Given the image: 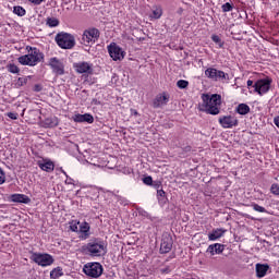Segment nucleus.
<instances>
[{"label":"nucleus","instance_id":"c9c22d12","mask_svg":"<svg viewBox=\"0 0 279 279\" xmlns=\"http://www.w3.org/2000/svg\"><path fill=\"white\" fill-rule=\"evenodd\" d=\"M166 197V193L163 192V190H157V198L159 202H163Z\"/></svg>","mask_w":279,"mask_h":279},{"label":"nucleus","instance_id":"c85d7f7f","mask_svg":"<svg viewBox=\"0 0 279 279\" xmlns=\"http://www.w3.org/2000/svg\"><path fill=\"white\" fill-rule=\"evenodd\" d=\"M252 208L253 210H255L256 213H267V209H265V207L256 204V203H253L252 204Z\"/></svg>","mask_w":279,"mask_h":279},{"label":"nucleus","instance_id":"f3484780","mask_svg":"<svg viewBox=\"0 0 279 279\" xmlns=\"http://www.w3.org/2000/svg\"><path fill=\"white\" fill-rule=\"evenodd\" d=\"M11 202H14L16 204H29L32 202V198L25 194H13L11 195Z\"/></svg>","mask_w":279,"mask_h":279},{"label":"nucleus","instance_id":"7c9ffc66","mask_svg":"<svg viewBox=\"0 0 279 279\" xmlns=\"http://www.w3.org/2000/svg\"><path fill=\"white\" fill-rule=\"evenodd\" d=\"M46 125H48V128H56V125H58V119H46L45 121Z\"/></svg>","mask_w":279,"mask_h":279},{"label":"nucleus","instance_id":"dca6fc26","mask_svg":"<svg viewBox=\"0 0 279 279\" xmlns=\"http://www.w3.org/2000/svg\"><path fill=\"white\" fill-rule=\"evenodd\" d=\"M75 123H94L95 118L90 113H84V114H75L74 116Z\"/></svg>","mask_w":279,"mask_h":279},{"label":"nucleus","instance_id":"a878e982","mask_svg":"<svg viewBox=\"0 0 279 279\" xmlns=\"http://www.w3.org/2000/svg\"><path fill=\"white\" fill-rule=\"evenodd\" d=\"M9 73H13V74H16V73H21V69H19L16 66V64L14 63H10L8 66H7Z\"/></svg>","mask_w":279,"mask_h":279},{"label":"nucleus","instance_id":"6ab92c4d","mask_svg":"<svg viewBox=\"0 0 279 279\" xmlns=\"http://www.w3.org/2000/svg\"><path fill=\"white\" fill-rule=\"evenodd\" d=\"M226 250L223 244L215 243L208 246L207 252L215 256V254H221Z\"/></svg>","mask_w":279,"mask_h":279},{"label":"nucleus","instance_id":"9b49d317","mask_svg":"<svg viewBox=\"0 0 279 279\" xmlns=\"http://www.w3.org/2000/svg\"><path fill=\"white\" fill-rule=\"evenodd\" d=\"M73 69L76 71V73L83 74V73H93V63L86 62V61H80L73 64Z\"/></svg>","mask_w":279,"mask_h":279},{"label":"nucleus","instance_id":"72a5a7b5","mask_svg":"<svg viewBox=\"0 0 279 279\" xmlns=\"http://www.w3.org/2000/svg\"><path fill=\"white\" fill-rule=\"evenodd\" d=\"M162 16V9L158 8L153 11V19H160Z\"/></svg>","mask_w":279,"mask_h":279},{"label":"nucleus","instance_id":"1a4fd4ad","mask_svg":"<svg viewBox=\"0 0 279 279\" xmlns=\"http://www.w3.org/2000/svg\"><path fill=\"white\" fill-rule=\"evenodd\" d=\"M253 93H257V95H267L269 93V89L271 88V78H260L257 80L253 85Z\"/></svg>","mask_w":279,"mask_h":279},{"label":"nucleus","instance_id":"c03bdc74","mask_svg":"<svg viewBox=\"0 0 279 279\" xmlns=\"http://www.w3.org/2000/svg\"><path fill=\"white\" fill-rule=\"evenodd\" d=\"M132 112H133V114H135V117L138 116V111L132 110Z\"/></svg>","mask_w":279,"mask_h":279},{"label":"nucleus","instance_id":"393cba45","mask_svg":"<svg viewBox=\"0 0 279 279\" xmlns=\"http://www.w3.org/2000/svg\"><path fill=\"white\" fill-rule=\"evenodd\" d=\"M46 25H48V27H58V25H60V20L56 17H47Z\"/></svg>","mask_w":279,"mask_h":279},{"label":"nucleus","instance_id":"39448f33","mask_svg":"<svg viewBox=\"0 0 279 279\" xmlns=\"http://www.w3.org/2000/svg\"><path fill=\"white\" fill-rule=\"evenodd\" d=\"M100 33L96 27H89L83 32L82 35V45L85 47H90L99 40Z\"/></svg>","mask_w":279,"mask_h":279},{"label":"nucleus","instance_id":"473e14b6","mask_svg":"<svg viewBox=\"0 0 279 279\" xmlns=\"http://www.w3.org/2000/svg\"><path fill=\"white\" fill-rule=\"evenodd\" d=\"M177 86L181 89L189 88V81L180 80L177 82Z\"/></svg>","mask_w":279,"mask_h":279},{"label":"nucleus","instance_id":"aec40b11","mask_svg":"<svg viewBox=\"0 0 279 279\" xmlns=\"http://www.w3.org/2000/svg\"><path fill=\"white\" fill-rule=\"evenodd\" d=\"M81 239L86 240L90 236V225L88 222H83L80 226Z\"/></svg>","mask_w":279,"mask_h":279},{"label":"nucleus","instance_id":"20e7f679","mask_svg":"<svg viewBox=\"0 0 279 279\" xmlns=\"http://www.w3.org/2000/svg\"><path fill=\"white\" fill-rule=\"evenodd\" d=\"M61 49H73L75 47V37L69 33H59L54 38Z\"/></svg>","mask_w":279,"mask_h":279},{"label":"nucleus","instance_id":"e433bc0d","mask_svg":"<svg viewBox=\"0 0 279 279\" xmlns=\"http://www.w3.org/2000/svg\"><path fill=\"white\" fill-rule=\"evenodd\" d=\"M270 192L272 193V195H278L279 196V185L278 184H272L270 187Z\"/></svg>","mask_w":279,"mask_h":279},{"label":"nucleus","instance_id":"ea45409f","mask_svg":"<svg viewBox=\"0 0 279 279\" xmlns=\"http://www.w3.org/2000/svg\"><path fill=\"white\" fill-rule=\"evenodd\" d=\"M7 117H9V119H12L13 121H16V119H19V113L9 112L7 113Z\"/></svg>","mask_w":279,"mask_h":279},{"label":"nucleus","instance_id":"f03ea898","mask_svg":"<svg viewBox=\"0 0 279 279\" xmlns=\"http://www.w3.org/2000/svg\"><path fill=\"white\" fill-rule=\"evenodd\" d=\"M83 254L92 256L93 258L106 256L108 250L106 243L99 239L89 240V242L82 246Z\"/></svg>","mask_w":279,"mask_h":279},{"label":"nucleus","instance_id":"7ed1b4c3","mask_svg":"<svg viewBox=\"0 0 279 279\" xmlns=\"http://www.w3.org/2000/svg\"><path fill=\"white\" fill-rule=\"evenodd\" d=\"M45 60V54L38 48H32L27 54L21 56L17 62L23 66H36L39 62Z\"/></svg>","mask_w":279,"mask_h":279},{"label":"nucleus","instance_id":"bb28decb","mask_svg":"<svg viewBox=\"0 0 279 279\" xmlns=\"http://www.w3.org/2000/svg\"><path fill=\"white\" fill-rule=\"evenodd\" d=\"M13 12L17 16H25L26 14V11L23 9V7H14Z\"/></svg>","mask_w":279,"mask_h":279},{"label":"nucleus","instance_id":"6e6552de","mask_svg":"<svg viewBox=\"0 0 279 279\" xmlns=\"http://www.w3.org/2000/svg\"><path fill=\"white\" fill-rule=\"evenodd\" d=\"M205 76H207L208 80H213L214 82H228V80H230V75L228 73L215 68H208L205 70Z\"/></svg>","mask_w":279,"mask_h":279},{"label":"nucleus","instance_id":"a211bd4d","mask_svg":"<svg viewBox=\"0 0 279 279\" xmlns=\"http://www.w3.org/2000/svg\"><path fill=\"white\" fill-rule=\"evenodd\" d=\"M255 269L257 278H265V276H267V271H269V265L256 264Z\"/></svg>","mask_w":279,"mask_h":279},{"label":"nucleus","instance_id":"423d86ee","mask_svg":"<svg viewBox=\"0 0 279 279\" xmlns=\"http://www.w3.org/2000/svg\"><path fill=\"white\" fill-rule=\"evenodd\" d=\"M83 274L88 278H99L104 274V266L97 262L87 263L83 267Z\"/></svg>","mask_w":279,"mask_h":279},{"label":"nucleus","instance_id":"ddd939ff","mask_svg":"<svg viewBox=\"0 0 279 279\" xmlns=\"http://www.w3.org/2000/svg\"><path fill=\"white\" fill-rule=\"evenodd\" d=\"M49 66L57 75H64V63H62V61H60L58 58H51L49 61Z\"/></svg>","mask_w":279,"mask_h":279},{"label":"nucleus","instance_id":"de8ad7c7","mask_svg":"<svg viewBox=\"0 0 279 279\" xmlns=\"http://www.w3.org/2000/svg\"><path fill=\"white\" fill-rule=\"evenodd\" d=\"M68 184H71V181H68Z\"/></svg>","mask_w":279,"mask_h":279},{"label":"nucleus","instance_id":"5701e85b","mask_svg":"<svg viewBox=\"0 0 279 279\" xmlns=\"http://www.w3.org/2000/svg\"><path fill=\"white\" fill-rule=\"evenodd\" d=\"M236 112L242 116L247 114L250 112V106L246 104H240L236 108Z\"/></svg>","mask_w":279,"mask_h":279},{"label":"nucleus","instance_id":"79ce46f5","mask_svg":"<svg viewBox=\"0 0 279 279\" xmlns=\"http://www.w3.org/2000/svg\"><path fill=\"white\" fill-rule=\"evenodd\" d=\"M34 90H35V93H40V90H43V86H40V85H35V86H34Z\"/></svg>","mask_w":279,"mask_h":279},{"label":"nucleus","instance_id":"b1692460","mask_svg":"<svg viewBox=\"0 0 279 279\" xmlns=\"http://www.w3.org/2000/svg\"><path fill=\"white\" fill-rule=\"evenodd\" d=\"M61 276H64V272H62V268H60V267H57L50 271L51 279H58Z\"/></svg>","mask_w":279,"mask_h":279},{"label":"nucleus","instance_id":"58836bf2","mask_svg":"<svg viewBox=\"0 0 279 279\" xmlns=\"http://www.w3.org/2000/svg\"><path fill=\"white\" fill-rule=\"evenodd\" d=\"M5 183V172L0 168V185Z\"/></svg>","mask_w":279,"mask_h":279},{"label":"nucleus","instance_id":"f8f14e48","mask_svg":"<svg viewBox=\"0 0 279 279\" xmlns=\"http://www.w3.org/2000/svg\"><path fill=\"white\" fill-rule=\"evenodd\" d=\"M221 128L230 129L239 125V120L234 116H225L219 118Z\"/></svg>","mask_w":279,"mask_h":279},{"label":"nucleus","instance_id":"37998d69","mask_svg":"<svg viewBox=\"0 0 279 279\" xmlns=\"http://www.w3.org/2000/svg\"><path fill=\"white\" fill-rule=\"evenodd\" d=\"M274 123L279 128V116L274 119Z\"/></svg>","mask_w":279,"mask_h":279},{"label":"nucleus","instance_id":"49530a36","mask_svg":"<svg viewBox=\"0 0 279 279\" xmlns=\"http://www.w3.org/2000/svg\"><path fill=\"white\" fill-rule=\"evenodd\" d=\"M157 189L160 186L159 184L155 185Z\"/></svg>","mask_w":279,"mask_h":279},{"label":"nucleus","instance_id":"2f4dec72","mask_svg":"<svg viewBox=\"0 0 279 279\" xmlns=\"http://www.w3.org/2000/svg\"><path fill=\"white\" fill-rule=\"evenodd\" d=\"M25 84H27V77H19L15 83V86L17 88H21V86H25Z\"/></svg>","mask_w":279,"mask_h":279},{"label":"nucleus","instance_id":"a19ab883","mask_svg":"<svg viewBox=\"0 0 279 279\" xmlns=\"http://www.w3.org/2000/svg\"><path fill=\"white\" fill-rule=\"evenodd\" d=\"M246 86H247V88H254V81L248 80V81L246 82Z\"/></svg>","mask_w":279,"mask_h":279},{"label":"nucleus","instance_id":"4c0bfd02","mask_svg":"<svg viewBox=\"0 0 279 279\" xmlns=\"http://www.w3.org/2000/svg\"><path fill=\"white\" fill-rule=\"evenodd\" d=\"M144 184H146L147 186H151V184H154V179L151 177H145L143 179Z\"/></svg>","mask_w":279,"mask_h":279},{"label":"nucleus","instance_id":"c756f323","mask_svg":"<svg viewBox=\"0 0 279 279\" xmlns=\"http://www.w3.org/2000/svg\"><path fill=\"white\" fill-rule=\"evenodd\" d=\"M78 226H80V221L73 220L70 222V230L72 232H78Z\"/></svg>","mask_w":279,"mask_h":279},{"label":"nucleus","instance_id":"cd10ccee","mask_svg":"<svg viewBox=\"0 0 279 279\" xmlns=\"http://www.w3.org/2000/svg\"><path fill=\"white\" fill-rule=\"evenodd\" d=\"M211 40L218 45V47L221 49L223 48V41H221V37H219L218 35H213L211 36Z\"/></svg>","mask_w":279,"mask_h":279},{"label":"nucleus","instance_id":"9d476101","mask_svg":"<svg viewBox=\"0 0 279 279\" xmlns=\"http://www.w3.org/2000/svg\"><path fill=\"white\" fill-rule=\"evenodd\" d=\"M108 51L110 54V58L117 62V60H123L125 58V52L121 47L117 46V44H111L108 46Z\"/></svg>","mask_w":279,"mask_h":279},{"label":"nucleus","instance_id":"09e8293b","mask_svg":"<svg viewBox=\"0 0 279 279\" xmlns=\"http://www.w3.org/2000/svg\"><path fill=\"white\" fill-rule=\"evenodd\" d=\"M68 184H71V181H68Z\"/></svg>","mask_w":279,"mask_h":279},{"label":"nucleus","instance_id":"4468645a","mask_svg":"<svg viewBox=\"0 0 279 279\" xmlns=\"http://www.w3.org/2000/svg\"><path fill=\"white\" fill-rule=\"evenodd\" d=\"M169 104V95L159 94L153 101V108H162V106H167Z\"/></svg>","mask_w":279,"mask_h":279},{"label":"nucleus","instance_id":"4be33fe9","mask_svg":"<svg viewBox=\"0 0 279 279\" xmlns=\"http://www.w3.org/2000/svg\"><path fill=\"white\" fill-rule=\"evenodd\" d=\"M38 167L41 171H46L47 173H51V171L56 169V165H53L52 161L38 162Z\"/></svg>","mask_w":279,"mask_h":279},{"label":"nucleus","instance_id":"f704fd0d","mask_svg":"<svg viewBox=\"0 0 279 279\" xmlns=\"http://www.w3.org/2000/svg\"><path fill=\"white\" fill-rule=\"evenodd\" d=\"M222 12H232V4L230 2L222 4Z\"/></svg>","mask_w":279,"mask_h":279},{"label":"nucleus","instance_id":"a18cd8bd","mask_svg":"<svg viewBox=\"0 0 279 279\" xmlns=\"http://www.w3.org/2000/svg\"><path fill=\"white\" fill-rule=\"evenodd\" d=\"M185 151H191V146L185 147Z\"/></svg>","mask_w":279,"mask_h":279},{"label":"nucleus","instance_id":"0eeeda50","mask_svg":"<svg viewBox=\"0 0 279 279\" xmlns=\"http://www.w3.org/2000/svg\"><path fill=\"white\" fill-rule=\"evenodd\" d=\"M31 260L36 263V265H39V267H49L50 265H53V256L47 253H32Z\"/></svg>","mask_w":279,"mask_h":279},{"label":"nucleus","instance_id":"f257e3e1","mask_svg":"<svg viewBox=\"0 0 279 279\" xmlns=\"http://www.w3.org/2000/svg\"><path fill=\"white\" fill-rule=\"evenodd\" d=\"M203 102L198 106V110L201 112H206V114H219V106H221V95L213 94L211 96L208 94L202 95Z\"/></svg>","mask_w":279,"mask_h":279},{"label":"nucleus","instance_id":"2eb2a0df","mask_svg":"<svg viewBox=\"0 0 279 279\" xmlns=\"http://www.w3.org/2000/svg\"><path fill=\"white\" fill-rule=\"evenodd\" d=\"M173 247V240L171 238L166 236L161 240V245H160V254H169L170 250Z\"/></svg>","mask_w":279,"mask_h":279},{"label":"nucleus","instance_id":"412c9836","mask_svg":"<svg viewBox=\"0 0 279 279\" xmlns=\"http://www.w3.org/2000/svg\"><path fill=\"white\" fill-rule=\"evenodd\" d=\"M226 234V230L223 229H214L210 233H208V239L210 241H217V239H221Z\"/></svg>","mask_w":279,"mask_h":279}]
</instances>
